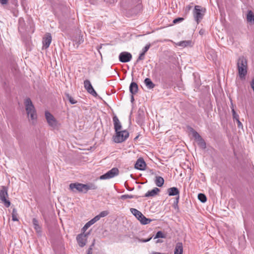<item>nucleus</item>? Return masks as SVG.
Here are the masks:
<instances>
[{"mask_svg":"<svg viewBox=\"0 0 254 254\" xmlns=\"http://www.w3.org/2000/svg\"><path fill=\"white\" fill-rule=\"evenodd\" d=\"M89 235V233L86 234H80L76 237V240L79 246L80 247H83L86 245L85 238Z\"/></svg>","mask_w":254,"mask_h":254,"instance_id":"obj_14","label":"nucleus"},{"mask_svg":"<svg viewBox=\"0 0 254 254\" xmlns=\"http://www.w3.org/2000/svg\"><path fill=\"white\" fill-rule=\"evenodd\" d=\"M121 6L125 9H134L139 11L141 9V0H121Z\"/></svg>","mask_w":254,"mask_h":254,"instance_id":"obj_1","label":"nucleus"},{"mask_svg":"<svg viewBox=\"0 0 254 254\" xmlns=\"http://www.w3.org/2000/svg\"><path fill=\"white\" fill-rule=\"evenodd\" d=\"M151 239V238H148L147 239H146V240H143L142 241L143 242H147L149 241Z\"/></svg>","mask_w":254,"mask_h":254,"instance_id":"obj_54","label":"nucleus"},{"mask_svg":"<svg viewBox=\"0 0 254 254\" xmlns=\"http://www.w3.org/2000/svg\"><path fill=\"white\" fill-rule=\"evenodd\" d=\"M168 195L169 196L179 195L180 191L176 187H172L169 188L167 190Z\"/></svg>","mask_w":254,"mask_h":254,"instance_id":"obj_21","label":"nucleus"},{"mask_svg":"<svg viewBox=\"0 0 254 254\" xmlns=\"http://www.w3.org/2000/svg\"><path fill=\"white\" fill-rule=\"evenodd\" d=\"M199 33H200V34H203V32L202 31V30H201L199 31Z\"/></svg>","mask_w":254,"mask_h":254,"instance_id":"obj_58","label":"nucleus"},{"mask_svg":"<svg viewBox=\"0 0 254 254\" xmlns=\"http://www.w3.org/2000/svg\"><path fill=\"white\" fill-rule=\"evenodd\" d=\"M113 121L114 124L115 131L116 132L120 130H121L122 128V126L117 116H114L113 117Z\"/></svg>","mask_w":254,"mask_h":254,"instance_id":"obj_17","label":"nucleus"},{"mask_svg":"<svg viewBox=\"0 0 254 254\" xmlns=\"http://www.w3.org/2000/svg\"><path fill=\"white\" fill-rule=\"evenodd\" d=\"M97 186L95 184L93 183L85 184L84 193H86L89 190H96L97 189Z\"/></svg>","mask_w":254,"mask_h":254,"instance_id":"obj_26","label":"nucleus"},{"mask_svg":"<svg viewBox=\"0 0 254 254\" xmlns=\"http://www.w3.org/2000/svg\"><path fill=\"white\" fill-rule=\"evenodd\" d=\"M166 235L164 234L162 231H159L157 232L156 234L155 237H154V239H157V238H165Z\"/></svg>","mask_w":254,"mask_h":254,"instance_id":"obj_35","label":"nucleus"},{"mask_svg":"<svg viewBox=\"0 0 254 254\" xmlns=\"http://www.w3.org/2000/svg\"><path fill=\"white\" fill-rule=\"evenodd\" d=\"M107 3L113 4L117 2L118 0H103Z\"/></svg>","mask_w":254,"mask_h":254,"instance_id":"obj_45","label":"nucleus"},{"mask_svg":"<svg viewBox=\"0 0 254 254\" xmlns=\"http://www.w3.org/2000/svg\"><path fill=\"white\" fill-rule=\"evenodd\" d=\"M155 184L158 187H161L163 186L164 183V179L160 176H156L155 180Z\"/></svg>","mask_w":254,"mask_h":254,"instance_id":"obj_24","label":"nucleus"},{"mask_svg":"<svg viewBox=\"0 0 254 254\" xmlns=\"http://www.w3.org/2000/svg\"><path fill=\"white\" fill-rule=\"evenodd\" d=\"M130 177L133 178V175L132 174L130 175Z\"/></svg>","mask_w":254,"mask_h":254,"instance_id":"obj_61","label":"nucleus"},{"mask_svg":"<svg viewBox=\"0 0 254 254\" xmlns=\"http://www.w3.org/2000/svg\"><path fill=\"white\" fill-rule=\"evenodd\" d=\"M92 221L90 220L88 221L82 228V230L83 231V233L92 225H93Z\"/></svg>","mask_w":254,"mask_h":254,"instance_id":"obj_37","label":"nucleus"},{"mask_svg":"<svg viewBox=\"0 0 254 254\" xmlns=\"http://www.w3.org/2000/svg\"><path fill=\"white\" fill-rule=\"evenodd\" d=\"M17 213L16 209L15 208H13L12 212V221H18V219L17 218Z\"/></svg>","mask_w":254,"mask_h":254,"instance_id":"obj_34","label":"nucleus"},{"mask_svg":"<svg viewBox=\"0 0 254 254\" xmlns=\"http://www.w3.org/2000/svg\"><path fill=\"white\" fill-rule=\"evenodd\" d=\"M180 196L179 195L177 196L175 198V200L174 202L173 206L175 208H178V203L179 200Z\"/></svg>","mask_w":254,"mask_h":254,"instance_id":"obj_40","label":"nucleus"},{"mask_svg":"<svg viewBox=\"0 0 254 254\" xmlns=\"http://www.w3.org/2000/svg\"><path fill=\"white\" fill-rule=\"evenodd\" d=\"M134 101L133 95L131 94V98H130V101L131 103H133Z\"/></svg>","mask_w":254,"mask_h":254,"instance_id":"obj_53","label":"nucleus"},{"mask_svg":"<svg viewBox=\"0 0 254 254\" xmlns=\"http://www.w3.org/2000/svg\"><path fill=\"white\" fill-rule=\"evenodd\" d=\"M198 199L202 203L205 202L207 200L206 195L202 193H200L198 194Z\"/></svg>","mask_w":254,"mask_h":254,"instance_id":"obj_33","label":"nucleus"},{"mask_svg":"<svg viewBox=\"0 0 254 254\" xmlns=\"http://www.w3.org/2000/svg\"><path fill=\"white\" fill-rule=\"evenodd\" d=\"M183 247L182 243H178L176 245L174 251V254H183Z\"/></svg>","mask_w":254,"mask_h":254,"instance_id":"obj_22","label":"nucleus"},{"mask_svg":"<svg viewBox=\"0 0 254 254\" xmlns=\"http://www.w3.org/2000/svg\"><path fill=\"white\" fill-rule=\"evenodd\" d=\"M192 135L195 140L197 142L199 147L202 149H205L206 143L199 134L196 131L192 129Z\"/></svg>","mask_w":254,"mask_h":254,"instance_id":"obj_8","label":"nucleus"},{"mask_svg":"<svg viewBox=\"0 0 254 254\" xmlns=\"http://www.w3.org/2000/svg\"><path fill=\"white\" fill-rule=\"evenodd\" d=\"M109 212L108 211H103L100 212V213L99 214V216H100V218L104 217L107 216L109 214Z\"/></svg>","mask_w":254,"mask_h":254,"instance_id":"obj_41","label":"nucleus"},{"mask_svg":"<svg viewBox=\"0 0 254 254\" xmlns=\"http://www.w3.org/2000/svg\"><path fill=\"white\" fill-rule=\"evenodd\" d=\"M119 174V170L116 168L114 167L110 171H108L105 174L101 175L99 177L100 180H107L114 178Z\"/></svg>","mask_w":254,"mask_h":254,"instance_id":"obj_6","label":"nucleus"},{"mask_svg":"<svg viewBox=\"0 0 254 254\" xmlns=\"http://www.w3.org/2000/svg\"><path fill=\"white\" fill-rule=\"evenodd\" d=\"M95 240H93V242L92 243V244L90 245V247L88 248V250H87V253L89 252V251L90 250V253H92V247L94 246L95 245Z\"/></svg>","mask_w":254,"mask_h":254,"instance_id":"obj_46","label":"nucleus"},{"mask_svg":"<svg viewBox=\"0 0 254 254\" xmlns=\"http://www.w3.org/2000/svg\"><path fill=\"white\" fill-rule=\"evenodd\" d=\"M232 115L234 121L239 119V115L236 113L234 108H232Z\"/></svg>","mask_w":254,"mask_h":254,"instance_id":"obj_38","label":"nucleus"},{"mask_svg":"<svg viewBox=\"0 0 254 254\" xmlns=\"http://www.w3.org/2000/svg\"><path fill=\"white\" fill-rule=\"evenodd\" d=\"M26 111L28 116H30L31 120L33 121V124L37 119V114L35 107L29 98H26L24 101Z\"/></svg>","mask_w":254,"mask_h":254,"instance_id":"obj_3","label":"nucleus"},{"mask_svg":"<svg viewBox=\"0 0 254 254\" xmlns=\"http://www.w3.org/2000/svg\"><path fill=\"white\" fill-rule=\"evenodd\" d=\"M7 196V188L5 186H2L1 190H0V200L6 207H8L10 205V202L6 198Z\"/></svg>","mask_w":254,"mask_h":254,"instance_id":"obj_7","label":"nucleus"},{"mask_svg":"<svg viewBox=\"0 0 254 254\" xmlns=\"http://www.w3.org/2000/svg\"><path fill=\"white\" fill-rule=\"evenodd\" d=\"M179 151H180V152H183V154H184V155H185V158H186V156H187V155H186V153H185V151H184V150H180Z\"/></svg>","mask_w":254,"mask_h":254,"instance_id":"obj_56","label":"nucleus"},{"mask_svg":"<svg viewBox=\"0 0 254 254\" xmlns=\"http://www.w3.org/2000/svg\"><path fill=\"white\" fill-rule=\"evenodd\" d=\"M160 191V189L157 188H154L151 190L148 191L144 195V197H148L150 196H154Z\"/></svg>","mask_w":254,"mask_h":254,"instance_id":"obj_20","label":"nucleus"},{"mask_svg":"<svg viewBox=\"0 0 254 254\" xmlns=\"http://www.w3.org/2000/svg\"><path fill=\"white\" fill-rule=\"evenodd\" d=\"M192 3H191L190 4H189V5H187L185 7L184 12H185V15H187L189 13V12L190 10V9L192 8Z\"/></svg>","mask_w":254,"mask_h":254,"instance_id":"obj_36","label":"nucleus"},{"mask_svg":"<svg viewBox=\"0 0 254 254\" xmlns=\"http://www.w3.org/2000/svg\"><path fill=\"white\" fill-rule=\"evenodd\" d=\"M7 2L8 0H0V3L2 5L7 4Z\"/></svg>","mask_w":254,"mask_h":254,"instance_id":"obj_52","label":"nucleus"},{"mask_svg":"<svg viewBox=\"0 0 254 254\" xmlns=\"http://www.w3.org/2000/svg\"><path fill=\"white\" fill-rule=\"evenodd\" d=\"M206 8L200 5H195L192 11L193 16L197 24H199L206 12Z\"/></svg>","mask_w":254,"mask_h":254,"instance_id":"obj_4","label":"nucleus"},{"mask_svg":"<svg viewBox=\"0 0 254 254\" xmlns=\"http://www.w3.org/2000/svg\"><path fill=\"white\" fill-rule=\"evenodd\" d=\"M250 85L254 92V78L251 81Z\"/></svg>","mask_w":254,"mask_h":254,"instance_id":"obj_51","label":"nucleus"},{"mask_svg":"<svg viewBox=\"0 0 254 254\" xmlns=\"http://www.w3.org/2000/svg\"><path fill=\"white\" fill-rule=\"evenodd\" d=\"M125 187L129 191H132L134 190V188H129V186H128L126 182L125 183Z\"/></svg>","mask_w":254,"mask_h":254,"instance_id":"obj_48","label":"nucleus"},{"mask_svg":"<svg viewBox=\"0 0 254 254\" xmlns=\"http://www.w3.org/2000/svg\"><path fill=\"white\" fill-rule=\"evenodd\" d=\"M131 54L127 52L121 53L119 56V60L122 63H127L131 60Z\"/></svg>","mask_w":254,"mask_h":254,"instance_id":"obj_12","label":"nucleus"},{"mask_svg":"<svg viewBox=\"0 0 254 254\" xmlns=\"http://www.w3.org/2000/svg\"><path fill=\"white\" fill-rule=\"evenodd\" d=\"M144 56L145 54L141 52V53L140 54L138 58H137L136 63H138L139 61L143 60L144 59Z\"/></svg>","mask_w":254,"mask_h":254,"instance_id":"obj_43","label":"nucleus"},{"mask_svg":"<svg viewBox=\"0 0 254 254\" xmlns=\"http://www.w3.org/2000/svg\"><path fill=\"white\" fill-rule=\"evenodd\" d=\"M146 164L144 160H137L134 164V168L140 171H144L146 169Z\"/></svg>","mask_w":254,"mask_h":254,"instance_id":"obj_15","label":"nucleus"},{"mask_svg":"<svg viewBox=\"0 0 254 254\" xmlns=\"http://www.w3.org/2000/svg\"><path fill=\"white\" fill-rule=\"evenodd\" d=\"M45 117L47 120L48 125L53 128H56L58 127V121L48 111L45 112Z\"/></svg>","mask_w":254,"mask_h":254,"instance_id":"obj_9","label":"nucleus"},{"mask_svg":"<svg viewBox=\"0 0 254 254\" xmlns=\"http://www.w3.org/2000/svg\"><path fill=\"white\" fill-rule=\"evenodd\" d=\"M237 123V125H238V127L239 128H241V127H243V125L241 123V122L240 121L239 119H237L236 120H235Z\"/></svg>","mask_w":254,"mask_h":254,"instance_id":"obj_49","label":"nucleus"},{"mask_svg":"<svg viewBox=\"0 0 254 254\" xmlns=\"http://www.w3.org/2000/svg\"><path fill=\"white\" fill-rule=\"evenodd\" d=\"M87 254H93V253H90V251L89 250V252L87 253Z\"/></svg>","mask_w":254,"mask_h":254,"instance_id":"obj_59","label":"nucleus"},{"mask_svg":"<svg viewBox=\"0 0 254 254\" xmlns=\"http://www.w3.org/2000/svg\"><path fill=\"white\" fill-rule=\"evenodd\" d=\"M22 28V25H20V26L19 27V29L20 28Z\"/></svg>","mask_w":254,"mask_h":254,"instance_id":"obj_60","label":"nucleus"},{"mask_svg":"<svg viewBox=\"0 0 254 254\" xmlns=\"http://www.w3.org/2000/svg\"><path fill=\"white\" fill-rule=\"evenodd\" d=\"M247 19L248 22L254 23V14L251 11L247 14Z\"/></svg>","mask_w":254,"mask_h":254,"instance_id":"obj_29","label":"nucleus"},{"mask_svg":"<svg viewBox=\"0 0 254 254\" xmlns=\"http://www.w3.org/2000/svg\"><path fill=\"white\" fill-rule=\"evenodd\" d=\"M84 87L87 92L92 95L93 97H97L98 96L89 80L86 79L84 81Z\"/></svg>","mask_w":254,"mask_h":254,"instance_id":"obj_10","label":"nucleus"},{"mask_svg":"<svg viewBox=\"0 0 254 254\" xmlns=\"http://www.w3.org/2000/svg\"><path fill=\"white\" fill-rule=\"evenodd\" d=\"M65 96L71 104H75L77 103V101L74 99L68 93H65Z\"/></svg>","mask_w":254,"mask_h":254,"instance_id":"obj_30","label":"nucleus"},{"mask_svg":"<svg viewBox=\"0 0 254 254\" xmlns=\"http://www.w3.org/2000/svg\"><path fill=\"white\" fill-rule=\"evenodd\" d=\"M21 20V19H19V23H20Z\"/></svg>","mask_w":254,"mask_h":254,"instance_id":"obj_62","label":"nucleus"},{"mask_svg":"<svg viewBox=\"0 0 254 254\" xmlns=\"http://www.w3.org/2000/svg\"><path fill=\"white\" fill-rule=\"evenodd\" d=\"M52 41V36L51 34L49 33H47L45 36L43 37V47H44L46 49L48 48Z\"/></svg>","mask_w":254,"mask_h":254,"instance_id":"obj_16","label":"nucleus"},{"mask_svg":"<svg viewBox=\"0 0 254 254\" xmlns=\"http://www.w3.org/2000/svg\"><path fill=\"white\" fill-rule=\"evenodd\" d=\"M237 68L240 78L242 79H245L247 73V61L243 56L238 59Z\"/></svg>","mask_w":254,"mask_h":254,"instance_id":"obj_2","label":"nucleus"},{"mask_svg":"<svg viewBox=\"0 0 254 254\" xmlns=\"http://www.w3.org/2000/svg\"><path fill=\"white\" fill-rule=\"evenodd\" d=\"M83 38L82 36H80V35L78 36L77 37H75V39L74 40V41L75 42V44L76 45L77 47H78V46L82 43L83 42Z\"/></svg>","mask_w":254,"mask_h":254,"instance_id":"obj_31","label":"nucleus"},{"mask_svg":"<svg viewBox=\"0 0 254 254\" xmlns=\"http://www.w3.org/2000/svg\"><path fill=\"white\" fill-rule=\"evenodd\" d=\"M191 43V41L190 40L183 41L177 43V45L182 47H186L190 45Z\"/></svg>","mask_w":254,"mask_h":254,"instance_id":"obj_28","label":"nucleus"},{"mask_svg":"<svg viewBox=\"0 0 254 254\" xmlns=\"http://www.w3.org/2000/svg\"><path fill=\"white\" fill-rule=\"evenodd\" d=\"M184 20L183 17H178L173 20V24H177L178 23L182 22Z\"/></svg>","mask_w":254,"mask_h":254,"instance_id":"obj_39","label":"nucleus"},{"mask_svg":"<svg viewBox=\"0 0 254 254\" xmlns=\"http://www.w3.org/2000/svg\"><path fill=\"white\" fill-rule=\"evenodd\" d=\"M129 137V132L126 129L120 130L116 131L113 136V141L115 143H122L125 141Z\"/></svg>","mask_w":254,"mask_h":254,"instance_id":"obj_5","label":"nucleus"},{"mask_svg":"<svg viewBox=\"0 0 254 254\" xmlns=\"http://www.w3.org/2000/svg\"><path fill=\"white\" fill-rule=\"evenodd\" d=\"M69 189L73 191H74V189H75L79 192L84 193L85 184L78 183H71L69 185Z\"/></svg>","mask_w":254,"mask_h":254,"instance_id":"obj_11","label":"nucleus"},{"mask_svg":"<svg viewBox=\"0 0 254 254\" xmlns=\"http://www.w3.org/2000/svg\"><path fill=\"white\" fill-rule=\"evenodd\" d=\"M32 223L34 226V229L35 230L36 233L38 235H41L42 228H41V226L39 224V221L36 218H34L32 219Z\"/></svg>","mask_w":254,"mask_h":254,"instance_id":"obj_18","label":"nucleus"},{"mask_svg":"<svg viewBox=\"0 0 254 254\" xmlns=\"http://www.w3.org/2000/svg\"><path fill=\"white\" fill-rule=\"evenodd\" d=\"M140 134H138V135H137L134 138V141H136L137 140V139L138 138Z\"/></svg>","mask_w":254,"mask_h":254,"instance_id":"obj_57","label":"nucleus"},{"mask_svg":"<svg viewBox=\"0 0 254 254\" xmlns=\"http://www.w3.org/2000/svg\"><path fill=\"white\" fill-rule=\"evenodd\" d=\"M138 196L133 195L124 194L121 196L120 198L121 199L125 200L127 198H138Z\"/></svg>","mask_w":254,"mask_h":254,"instance_id":"obj_32","label":"nucleus"},{"mask_svg":"<svg viewBox=\"0 0 254 254\" xmlns=\"http://www.w3.org/2000/svg\"><path fill=\"white\" fill-rule=\"evenodd\" d=\"M130 210L132 214L139 221L143 215L142 213L135 208H131L130 209Z\"/></svg>","mask_w":254,"mask_h":254,"instance_id":"obj_23","label":"nucleus"},{"mask_svg":"<svg viewBox=\"0 0 254 254\" xmlns=\"http://www.w3.org/2000/svg\"><path fill=\"white\" fill-rule=\"evenodd\" d=\"M129 92L132 95H135L138 90V86L136 83L131 82L129 87Z\"/></svg>","mask_w":254,"mask_h":254,"instance_id":"obj_19","label":"nucleus"},{"mask_svg":"<svg viewBox=\"0 0 254 254\" xmlns=\"http://www.w3.org/2000/svg\"><path fill=\"white\" fill-rule=\"evenodd\" d=\"M12 3L15 5V6L17 5V0H13V1L12 2Z\"/></svg>","mask_w":254,"mask_h":254,"instance_id":"obj_55","label":"nucleus"},{"mask_svg":"<svg viewBox=\"0 0 254 254\" xmlns=\"http://www.w3.org/2000/svg\"><path fill=\"white\" fill-rule=\"evenodd\" d=\"M144 83L148 89L153 88L155 85L153 83L151 80L149 78H146L144 80Z\"/></svg>","mask_w":254,"mask_h":254,"instance_id":"obj_25","label":"nucleus"},{"mask_svg":"<svg viewBox=\"0 0 254 254\" xmlns=\"http://www.w3.org/2000/svg\"><path fill=\"white\" fill-rule=\"evenodd\" d=\"M144 112L142 109L139 108L137 111L136 122L139 125H142L144 123Z\"/></svg>","mask_w":254,"mask_h":254,"instance_id":"obj_13","label":"nucleus"},{"mask_svg":"<svg viewBox=\"0 0 254 254\" xmlns=\"http://www.w3.org/2000/svg\"><path fill=\"white\" fill-rule=\"evenodd\" d=\"M157 243H158V242H160V240H158L157 241Z\"/></svg>","mask_w":254,"mask_h":254,"instance_id":"obj_64","label":"nucleus"},{"mask_svg":"<svg viewBox=\"0 0 254 254\" xmlns=\"http://www.w3.org/2000/svg\"><path fill=\"white\" fill-rule=\"evenodd\" d=\"M150 44H147L142 49V53L145 54V53L147 52V51L149 50V49L150 47Z\"/></svg>","mask_w":254,"mask_h":254,"instance_id":"obj_42","label":"nucleus"},{"mask_svg":"<svg viewBox=\"0 0 254 254\" xmlns=\"http://www.w3.org/2000/svg\"><path fill=\"white\" fill-rule=\"evenodd\" d=\"M27 0H21V4L23 7H25L26 5Z\"/></svg>","mask_w":254,"mask_h":254,"instance_id":"obj_50","label":"nucleus"},{"mask_svg":"<svg viewBox=\"0 0 254 254\" xmlns=\"http://www.w3.org/2000/svg\"><path fill=\"white\" fill-rule=\"evenodd\" d=\"M152 221V219L146 218L143 215L140 219V222L143 225H146L150 223Z\"/></svg>","mask_w":254,"mask_h":254,"instance_id":"obj_27","label":"nucleus"},{"mask_svg":"<svg viewBox=\"0 0 254 254\" xmlns=\"http://www.w3.org/2000/svg\"><path fill=\"white\" fill-rule=\"evenodd\" d=\"M100 218H101L100 217L99 215H98L96 216L95 217H94L93 219H92L90 220H91V221H92L93 224H94L96 222L98 221Z\"/></svg>","mask_w":254,"mask_h":254,"instance_id":"obj_44","label":"nucleus"},{"mask_svg":"<svg viewBox=\"0 0 254 254\" xmlns=\"http://www.w3.org/2000/svg\"><path fill=\"white\" fill-rule=\"evenodd\" d=\"M138 159H143V158L142 157H139Z\"/></svg>","mask_w":254,"mask_h":254,"instance_id":"obj_63","label":"nucleus"},{"mask_svg":"<svg viewBox=\"0 0 254 254\" xmlns=\"http://www.w3.org/2000/svg\"><path fill=\"white\" fill-rule=\"evenodd\" d=\"M95 240H93V242L92 243V244L90 245V247L88 248V250H87V253L89 252V251L90 250V253H92V247L94 246L95 245Z\"/></svg>","mask_w":254,"mask_h":254,"instance_id":"obj_47","label":"nucleus"}]
</instances>
